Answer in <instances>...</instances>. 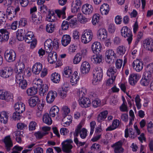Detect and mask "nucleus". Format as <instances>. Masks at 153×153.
Here are the masks:
<instances>
[{
	"instance_id": "nucleus-49",
	"label": "nucleus",
	"mask_w": 153,
	"mask_h": 153,
	"mask_svg": "<svg viewBox=\"0 0 153 153\" xmlns=\"http://www.w3.org/2000/svg\"><path fill=\"white\" fill-rule=\"evenodd\" d=\"M72 72V71L69 67H67L64 69V71L63 72V75L66 77H69L71 75Z\"/></svg>"
},
{
	"instance_id": "nucleus-5",
	"label": "nucleus",
	"mask_w": 153,
	"mask_h": 153,
	"mask_svg": "<svg viewBox=\"0 0 153 153\" xmlns=\"http://www.w3.org/2000/svg\"><path fill=\"white\" fill-rule=\"evenodd\" d=\"M93 36V33L91 30H86V31L83 32L82 34L81 42L85 44L88 43L91 40Z\"/></svg>"
},
{
	"instance_id": "nucleus-13",
	"label": "nucleus",
	"mask_w": 153,
	"mask_h": 153,
	"mask_svg": "<svg viewBox=\"0 0 153 153\" xmlns=\"http://www.w3.org/2000/svg\"><path fill=\"white\" fill-rule=\"evenodd\" d=\"M143 62L138 59L134 60L132 63L133 68L137 72H140L141 71L143 68Z\"/></svg>"
},
{
	"instance_id": "nucleus-19",
	"label": "nucleus",
	"mask_w": 153,
	"mask_h": 153,
	"mask_svg": "<svg viewBox=\"0 0 153 153\" xmlns=\"http://www.w3.org/2000/svg\"><path fill=\"white\" fill-rule=\"evenodd\" d=\"M79 105L82 107H89L91 104V102L89 99L86 97L79 99Z\"/></svg>"
},
{
	"instance_id": "nucleus-10",
	"label": "nucleus",
	"mask_w": 153,
	"mask_h": 153,
	"mask_svg": "<svg viewBox=\"0 0 153 153\" xmlns=\"http://www.w3.org/2000/svg\"><path fill=\"white\" fill-rule=\"evenodd\" d=\"M73 142V141L71 139L67 140L64 141L62 143V149L63 152L69 153L71 151V149H72L73 146L71 144Z\"/></svg>"
},
{
	"instance_id": "nucleus-41",
	"label": "nucleus",
	"mask_w": 153,
	"mask_h": 153,
	"mask_svg": "<svg viewBox=\"0 0 153 153\" xmlns=\"http://www.w3.org/2000/svg\"><path fill=\"white\" fill-rule=\"evenodd\" d=\"M102 56L100 55H94L91 57V61L94 63L96 64L100 63L102 61Z\"/></svg>"
},
{
	"instance_id": "nucleus-23",
	"label": "nucleus",
	"mask_w": 153,
	"mask_h": 153,
	"mask_svg": "<svg viewBox=\"0 0 153 153\" xmlns=\"http://www.w3.org/2000/svg\"><path fill=\"white\" fill-rule=\"evenodd\" d=\"M6 149L7 151H9L10 148L13 146V144L10 136H7L5 137L4 139Z\"/></svg>"
},
{
	"instance_id": "nucleus-60",
	"label": "nucleus",
	"mask_w": 153,
	"mask_h": 153,
	"mask_svg": "<svg viewBox=\"0 0 153 153\" xmlns=\"http://www.w3.org/2000/svg\"><path fill=\"white\" fill-rule=\"evenodd\" d=\"M87 130L84 128H82L80 131H79V135L82 139H85L87 135Z\"/></svg>"
},
{
	"instance_id": "nucleus-4",
	"label": "nucleus",
	"mask_w": 153,
	"mask_h": 153,
	"mask_svg": "<svg viewBox=\"0 0 153 153\" xmlns=\"http://www.w3.org/2000/svg\"><path fill=\"white\" fill-rule=\"evenodd\" d=\"M122 36L124 38H127V40L128 44L131 43L132 40V34L131 31L127 26L123 27L121 30Z\"/></svg>"
},
{
	"instance_id": "nucleus-42",
	"label": "nucleus",
	"mask_w": 153,
	"mask_h": 153,
	"mask_svg": "<svg viewBox=\"0 0 153 153\" xmlns=\"http://www.w3.org/2000/svg\"><path fill=\"white\" fill-rule=\"evenodd\" d=\"M108 114V111L105 110L100 113L97 117V120L99 122H101L106 118Z\"/></svg>"
},
{
	"instance_id": "nucleus-51",
	"label": "nucleus",
	"mask_w": 153,
	"mask_h": 153,
	"mask_svg": "<svg viewBox=\"0 0 153 153\" xmlns=\"http://www.w3.org/2000/svg\"><path fill=\"white\" fill-rule=\"evenodd\" d=\"M55 29V26L52 23H50L47 25L46 27V31L49 33H53Z\"/></svg>"
},
{
	"instance_id": "nucleus-32",
	"label": "nucleus",
	"mask_w": 153,
	"mask_h": 153,
	"mask_svg": "<svg viewBox=\"0 0 153 153\" xmlns=\"http://www.w3.org/2000/svg\"><path fill=\"white\" fill-rule=\"evenodd\" d=\"M0 33L3 42L7 41L9 38V33L8 31L5 29H0Z\"/></svg>"
},
{
	"instance_id": "nucleus-36",
	"label": "nucleus",
	"mask_w": 153,
	"mask_h": 153,
	"mask_svg": "<svg viewBox=\"0 0 153 153\" xmlns=\"http://www.w3.org/2000/svg\"><path fill=\"white\" fill-rule=\"evenodd\" d=\"M117 70L113 66H111L108 69L107 72V74L109 77L116 76V72Z\"/></svg>"
},
{
	"instance_id": "nucleus-61",
	"label": "nucleus",
	"mask_w": 153,
	"mask_h": 153,
	"mask_svg": "<svg viewBox=\"0 0 153 153\" xmlns=\"http://www.w3.org/2000/svg\"><path fill=\"white\" fill-rule=\"evenodd\" d=\"M150 81V80L143 76V77L140 80V83L142 85L146 86L149 85Z\"/></svg>"
},
{
	"instance_id": "nucleus-27",
	"label": "nucleus",
	"mask_w": 153,
	"mask_h": 153,
	"mask_svg": "<svg viewBox=\"0 0 153 153\" xmlns=\"http://www.w3.org/2000/svg\"><path fill=\"white\" fill-rule=\"evenodd\" d=\"M62 117L63 118L62 120V122L64 126H68L71 123L72 119V117L71 116L69 115Z\"/></svg>"
},
{
	"instance_id": "nucleus-56",
	"label": "nucleus",
	"mask_w": 153,
	"mask_h": 153,
	"mask_svg": "<svg viewBox=\"0 0 153 153\" xmlns=\"http://www.w3.org/2000/svg\"><path fill=\"white\" fill-rule=\"evenodd\" d=\"M68 90L65 87H62L59 93L61 97L62 98H65L67 95Z\"/></svg>"
},
{
	"instance_id": "nucleus-26",
	"label": "nucleus",
	"mask_w": 153,
	"mask_h": 153,
	"mask_svg": "<svg viewBox=\"0 0 153 153\" xmlns=\"http://www.w3.org/2000/svg\"><path fill=\"white\" fill-rule=\"evenodd\" d=\"M101 48L102 46L100 43L97 42H94L91 46L92 50L94 53H99L100 51Z\"/></svg>"
},
{
	"instance_id": "nucleus-12",
	"label": "nucleus",
	"mask_w": 153,
	"mask_h": 153,
	"mask_svg": "<svg viewBox=\"0 0 153 153\" xmlns=\"http://www.w3.org/2000/svg\"><path fill=\"white\" fill-rule=\"evenodd\" d=\"M13 73V70L11 67L7 68L4 70H0V76L6 78L11 77Z\"/></svg>"
},
{
	"instance_id": "nucleus-63",
	"label": "nucleus",
	"mask_w": 153,
	"mask_h": 153,
	"mask_svg": "<svg viewBox=\"0 0 153 153\" xmlns=\"http://www.w3.org/2000/svg\"><path fill=\"white\" fill-rule=\"evenodd\" d=\"M17 84L19 87L22 89H26L27 85V82L26 80L25 79H24L22 81L20 82Z\"/></svg>"
},
{
	"instance_id": "nucleus-38",
	"label": "nucleus",
	"mask_w": 153,
	"mask_h": 153,
	"mask_svg": "<svg viewBox=\"0 0 153 153\" xmlns=\"http://www.w3.org/2000/svg\"><path fill=\"white\" fill-rule=\"evenodd\" d=\"M25 68V65L22 62H19L17 63L16 65L15 71L17 73H23Z\"/></svg>"
},
{
	"instance_id": "nucleus-55",
	"label": "nucleus",
	"mask_w": 153,
	"mask_h": 153,
	"mask_svg": "<svg viewBox=\"0 0 153 153\" xmlns=\"http://www.w3.org/2000/svg\"><path fill=\"white\" fill-rule=\"evenodd\" d=\"M37 92V90L33 87H31L27 89V93L29 96H32L35 94Z\"/></svg>"
},
{
	"instance_id": "nucleus-57",
	"label": "nucleus",
	"mask_w": 153,
	"mask_h": 153,
	"mask_svg": "<svg viewBox=\"0 0 153 153\" xmlns=\"http://www.w3.org/2000/svg\"><path fill=\"white\" fill-rule=\"evenodd\" d=\"M141 100L140 96L138 95H137L135 97V101L136 106L138 109H140L141 107V104L140 103Z\"/></svg>"
},
{
	"instance_id": "nucleus-16",
	"label": "nucleus",
	"mask_w": 153,
	"mask_h": 153,
	"mask_svg": "<svg viewBox=\"0 0 153 153\" xmlns=\"http://www.w3.org/2000/svg\"><path fill=\"white\" fill-rule=\"evenodd\" d=\"M90 69V65L86 61L83 62L81 64L80 68V72L81 74H85L88 73Z\"/></svg>"
},
{
	"instance_id": "nucleus-8",
	"label": "nucleus",
	"mask_w": 153,
	"mask_h": 153,
	"mask_svg": "<svg viewBox=\"0 0 153 153\" xmlns=\"http://www.w3.org/2000/svg\"><path fill=\"white\" fill-rule=\"evenodd\" d=\"M144 48L151 52H153V39L151 38H147L143 41Z\"/></svg>"
},
{
	"instance_id": "nucleus-7",
	"label": "nucleus",
	"mask_w": 153,
	"mask_h": 153,
	"mask_svg": "<svg viewBox=\"0 0 153 153\" xmlns=\"http://www.w3.org/2000/svg\"><path fill=\"white\" fill-rule=\"evenodd\" d=\"M4 58L8 62H12L14 61L16 59V55L15 52L12 50L6 51L4 54Z\"/></svg>"
},
{
	"instance_id": "nucleus-21",
	"label": "nucleus",
	"mask_w": 153,
	"mask_h": 153,
	"mask_svg": "<svg viewBox=\"0 0 153 153\" xmlns=\"http://www.w3.org/2000/svg\"><path fill=\"white\" fill-rule=\"evenodd\" d=\"M107 32L105 29H100L98 31L97 37L101 41H103L107 38Z\"/></svg>"
},
{
	"instance_id": "nucleus-48",
	"label": "nucleus",
	"mask_w": 153,
	"mask_h": 153,
	"mask_svg": "<svg viewBox=\"0 0 153 153\" xmlns=\"http://www.w3.org/2000/svg\"><path fill=\"white\" fill-rule=\"evenodd\" d=\"M59 110L58 107L54 106L51 108L50 111V114L52 117H54L58 114Z\"/></svg>"
},
{
	"instance_id": "nucleus-37",
	"label": "nucleus",
	"mask_w": 153,
	"mask_h": 153,
	"mask_svg": "<svg viewBox=\"0 0 153 153\" xmlns=\"http://www.w3.org/2000/svg\"><path fill=\"white\" fill-rule=\"evenodd\" d=\"M143 76L151 80L153 77V70L147 66L146 71L144 73Z\"/></svg>"
},
{
	"instance_id": "nucleus-31",
	"label": "nucleus",
	"mask_w": 153,
	"mask_h": 153,
	"mask_svg": "<svg viewBox=\"0 0 153 153\" xmlns=\"http://www.w3.org/2000/svg\"><path fill=\"white\" fill-rule=\"evenodd\" d=\"M23 132L19 131H16L13 134L14 137L15 138L16 141L19 143H21L22 142V138L23 137Z\"/></svg>"
},
{
	"instance_id": "nucleus-30",
	"label": "nucleus",
	"mask_w": 153,
	"mask_h": 153,
	"mask_svg": "<svg viewBox=\"0 0 153 153\" xmlns=\"http://www.w3.org/2000/svg\"><path fill=\"white\" fill-rule=\"evenodd\" d=\"M79 79L78 73L76 71H75L72 75L71 78L70 82L72 85L76 84Z\"/></svg>"
},
{
	"instance_id": "nucleus-29",
	"label": "nucleus",
	"mask_w": 153,
	"mask_h": 153,
	"mask_svg": "<svg viewBox=\"0 0 153 153\" xmlns=\"http://www.w3.org/2000/svg\"><path fill=\"white\" fill-rule=\"evenodd\" d=\"M126 128L125 130V136L127 138L129 136L131 138H134L136 136L134 134L133 129L132 128H128V126H126Z\"/></svg>"
},
{
	"instance_id": "nucleus-40",
	"label": "nucleus",
	"mask_w": 153,
	"mask_h": 153,
	"mask_svg": "<svg viewBox=\"0 0 153 153\" xmlns=\"http://www.w3.org/2000/svg\"><path fill=\"white\" fill-rule=\"evenodd\" d=\"M49 14L47 17V20L50 22H54L56 20V16L53 11H49Z\"/></svg>"
},
{
	"instance_id": "nucleus-62",
	"label": "nucleus",
	"mask_w": 153,
	"mask_h": 153,
	"mask_svg": "<svg viewBox=\"0 0 153 153\" xmlns=\"http://www.w3.org/2000/svg\"><path fill=\"white\" fill-rule=\"evenodd\" d=\"M100 16L98 14H95L93 16L92 22L93 24L95 25L99 22Z\"/></svg>"
},
{
	"instance_id": "nucleus-9",
	"label": "nucleus",
	"mask_w": 153,
	"mask_h": 153,
	"mask_svg": "<svg viewBox=\"0 0 153 153\" xmlns=\"http://www.w3.org/2000/svg\"><path fill=\"white\" fill-rule=\"evenodd\" d=\"M115 59L116 58V53L112 49L107 50L105 53V60L106 62L108 64H110L113 62L112 59L113 58Z\"/></svg>"
},
{
	"instance_id": "nucleus-18",
	"label": "nucleus",
	"mask_w": 153,
	"mask_h": 153,
	"mask_svg": "<svg viewBox=\"0 0 153 153\" xmlns=\"http://www.w3.org/2000/svg\"><path fill=\"white\" fill-rule=\"evenodd\" d=\"M57 96L56 92L51 91L49 92L46 97L47 102L48 103H52Z\"/></svg>"
},
{
	"instance_id": "nucleus-34",
	"label": "nucleus",
	"mask_w": 153,
	"mask_h": 153,
	"mask_svg": "<svg viewBox=\"0 0 153 153\" xmlns=\"http://www.w3.org/2000/svg\"><path fill=\"white\" fill-rule=\"evenodd\" d=\"M29 105L32 107H35L38 102H40L39 97L36 96H34L31 97L29 100Z\"/></svg>"
},
{
	"instance_id": "nucleus-17",
	"label": "nucleus",
	"mask_w": 153,
	"mask_h": 153,
	"mask_svg": "<svg viewBox=\"0 0 153 153\" xmlns=\"http://www.w3.org/2000/svg\"><path fill=\"white\" fill-rule=\"evenodd\" d=\"M82 10L84 14L89 15L93 13V8L91 5L86 4L82 6Z\"/></svg>"
},
{
	"instance_id": "nucleus-22",
	"label": "nucleus",
	"mask_w": 153,
	"mask_h": 153,
	"mask_svg": "<svg viewBox=\"0 0 153 153\" xmlns=\"http://www.w3.org/2000/svg\"><path fill=\"white\" fill-rule=\"evenodd\" d=\"M14 109L16 111H18L19 113H22L25 110V105L23 103L18 102L15 104Z\"/></svg>"
},
{
	"instance_id": "nucleus-2",
	"label": "nucleus",
	"mask_w": 153,
	"mask_h": 153,
	"mask_svg": "<svg viewBox=\"0 0 153 153\" xmlns=\"http://www.w3.org/2000/svg\"><path fill=\"white\" fill-rule=\"evenodd\" d=\"M93 74L92 83L93 85H96L100 80L102 77V71L101 68L100 67H96Z\"/></svg>"
},
{
	"instance_id": "nucleus-50",
	"label": "nucleus",
	"mask_w": 153,
	"mask_h": 153,
	"mask_svg": "<svg viewBox=\"0 0 153 153\" xmlns=\"http://www.w3.org/2000/svg\"><path fill=\"white\" fill-rule=\"evenodd\" d=\"M87 93V91L86 88H83L80 89L77 92V94L79 97V99L84 97H85V96Z\"/></svg>"
},
{
	"instance_id": "nucleus-28",
	"label": "nucleus",
	"mask_w": 153,
	"mask_h": 153,
	"mask_svg": "<svg viewBox=\"0 0 153 153\" xmlns=\"http://www.w3.org/2000/svg\"><path fill=\"white\" fill-rule=\"evenodd\" d=\"M60 74L56 72L53 73L51 76V81L54 83H58L60 81Z\"/></svg>"
},
{
	"instance_id": "nucleus-33",
	"label": "nucleus",
	"mask_w": 153,
	"mask_h": 153,
	"mask_svg": "<svg viewBox=\"0 0 153 153\" xmlns=\"http://www.w3.org/2000/svg\"><path fill=\"white\" fill-rule=\"evenodd\" d=\"M71 38L68 35H64L62 38L61 42L62 45L65 47L71 42Z\"/></svg>"
},
{
	"instance_id": "nucleus-14",
	"label": "nucleus",
	"mask_w": 153,
	"mask_h": 153,
	"mask_svg": "<svg viewBox=\"0 0 153 153\" xmlns=\"http://www.w3.org/2000/svg\"><path fill=\"white\" fill-rule=\"evenodd\" d=\"M11 115L9 111H3L0 112V120L1 123H6L8 120L9 117Z\"/></svg>"
},
{
	"instance_id": "nucleus-35",
	"label": "nucleus",
	"mask_w": 153,
	"mask_h": 153,
	"mask_svg": "<svg viewBox=\"0 0 153 153\" xmlns=\"http://www.w3.org/2000/svg\"><path fill=\"white\" fill-rule=\"evenodd\" d=\"M48 86L47 84H44L39 89V93L41 96H43L46 94L48 90Z\"/></svg>"
},
{
	"instance_id": "nucleus-43",
	"label": "nucleus",
	"mask_w": 153,
	"mask_h": 153,
	"mask_svg": "<svg viewBox=\"0 0 153 153\" xmlns=\"http://www.w3.org/2000/svg\"><path fill=\"white\" fill-rule=\"evenodd\" d=\"M66 9V7H63L62 10H59L58 9L55 10V13L57 14V16L59 18L61 17L62 19H64L65 18V11Z\"/></svg>"
},
{
	"instance_id": "nucleus-39",
	"label": "nucleus",
	"mask_w": 153,
	"mask_h": 153,
	"mask_svg": "<svg viewBox=\"0 0 153 153\" xmlns=\"http://www.w3.org/2000/svg\"><path fill=\"white\" fill-rule=\"evenodd\" d=\"M100 10L102 15H106L109 10V5L107 4H104L102 5L100 8Z\"/></svg>"
},
{
	"instance_id": "nucleus-53",
	"label": "nucleus",
	"mask_w": 153,
	"mask_h": 153,
	"mask_svg": "<svg viewBox=\"0 0 153 153\" xmlns=\"http://www.w3.org/2000/svg\"><path fill=\"white\" fill-rule=\"evenodd\" d=\"M77 18L79 21L82 23H86L90 20L89 19L85 18L81 14H78Z\"/></svg>"
},
{
	"instance_id": "nucleus-54",
	"label": "nucleus",
	"mask_w": 153,
	"mask_h": 153,
	"mask_svg": "<svg viewBox=\"0 0 153 153\" xmlns=\"http://www.w3.org/2000/svg\"><path fill=\"white\" fill-rule=\"evenodd\" d=\"M5 12L3 11H0V26L4 24L5 22L6 16Z\"/></svg>"
},
{
	"instance_id": "nucleus-20",
	"label": "nucleus",
	"mask_w": 153,
	"mask_h": 153,
	"mask_svg": "<svg viewBox=\"0 0 153 153\" xmlns=\"http://www.w3.org/2000/svg\"><path fill=\"white\" fill-rule=\"evenodd\" d=\"M42 64L40 62H36L32 67V72L35 74H38L42 71Z\"/></svg>"
},
{
	"instance_id": "nucleus-59",
	"label": "nucleus",
	"mask_w": 153,
	"mask_h": 153,
	"mask_svg": "<svg viewBox=\"0 0 153 153\" xmlns=\"http://www.w3.org/2000/svg\"><path fill=\"white\" fill-rule=\"evenodd\" d=\"M17 74L16 76L15 81L17 84L19 83L24 79L23 77V73H17Z\"/></svg>"
},
{
	"instance_id": "nucleus-45",
	"label": "nucleus",
	"mask_w": 153,
	"mask_h": 153,
	"mask_svg": "<svg viewBox=\"0 0 153 153\" xmlns=\"http://www.w3.org/2000/svg\"><path fill=\"white\" fill-rule=\"evenodd\" d=\"M42 120L43 122L48 125H50L52 123L51 118L48 113H45L44 114Z\"/></svg>"
},
{
	"instance_id": "nucleus-64",
	"label": "nucleus",
	"mask_w": 153,
	"mask_h": 153,
	"mask_svg": "<svg viewBox=\"0 0 153 153\" xmlns=\"http://www.w3.org/2000/svg\"><path fill=\"white\" fill-rule=\"evenodd\" d=\"M23 149V147L16 145L12 149L13 151L11 153H20L21 151Z\"/></svg>"
},
{
	"instance_id": "nucleus-6",
	"label": "nucleus",
	"mask_w": 153,
	"mask_h": 153,
	"mask_svg": "<svg viewBox=\"0 0 153 153\" xmlns=\"http://www.w3.org/2000/svg\"><path fill=\"white\" fill-rule=\"evenodd\" d=\"M125 140H121L113 144L111 147L114 149L115 153H123L124 152V149L122 146Z\"/></svg>"
},
{
	"instance_id": "nucleus-46",
	"label": "nucleus",
	"mask_w": 153,
	"mask_h": 153,
	"mask_svg": "<svg viewBox=\"0 0 153 153\" xmlns=\"http://www.w3.org/2000/svg\"><path fill=\"white\" fill-rule=\"evenodd\" d=\"M25 34V30L23 29L18 30L16 33V37L19 41H22L24 39Z\"/></svg>"
},
{
	"instance_id": "nucleus-3",
	"label": "nucleus",
	"mask_w": 153,
	"mask_h": 153,
	"mask_svg": "<svg viewBox=\"0 0 153 153\" xmlns=\"http://www.w3.org/2000/svg\"><path fill=\"white\" fill-rule=\"evenodd\" d=\"M24 39L27 43H31L30 46L32 48H34L36 44V40L35 38L34 35L31 31L28 32L25 35Z\"/></svg>"
},
{
	"instance_id": "nucleus-25",
	"label": "nucleus",
	"mask_w": 153,
	"mask_h": 153,
	"mask_svg": "<svg viewBox=\"0 0 153 153\" xmlns=\"http://www.w3.org/2000/svg\"><path fill=\"white\" fill-rule=\"evenodd\" d=\"M42 17L40 13H38L37 15L35 13L32 14V21L35 24H38L40 23L42 21Z\"/></svg>"
},
{
	"instance_id": "nucleus-58",
	"label": "nucleus",
	"mask_w": 153,
	"mask_h": 153,
	"mask_svg": "<svg viewBox=\"0 0 153 153\" xmlns=\"http://www.w3.org/2000/svg\"><path fill=\"white\" fill-rule=\"evenodd\" d=\"M81 56L80 53H77L73 59V63L75 64H77L79 63L82 60Z\"/></svg>"
},
{
	"instance_id": "nucleus-15",
	"label": "nucleus",
	"mask_w": 153,
	"mask_h": 153,
	"mask_svg": "<svg viewBox=\"0 0 153 153\" xmlns=\"http://www.w3.org/2000/svg\"><path fill=\"white\" fill-rule=\"evenodd\" d=\"M139 74L136 73L130 74L128 78L129 83L132 85H134L137 82L140 78Z\"/></svg>"
},
{
	"instance_id": "nucleus-52",
	"label": "nucleus",
	"mask_w": 153,
	"mask_h": 153,
	"mask_svg": "<svg viewBox=\"0 0 153 153\" xmlns=\"http://www.w3.org/2000/svg\"><path fill=\"white\" fill-rule=\"evenodd\" d=\"M126 51V48L123 45L120 46L117 49V53L120 55H124Z\"/></svg>"
},
{
	"instance_id": "nucleus-11",
	"label": "nucleus",
	"mask_w": 153,
	"mask_h": 153,
	"mask_svg": "<svg viewBox=\"0 0 153 153\" xmlns=\"http://www.w3.org/2000/svg\"><path fill=\"white\" fill-rule=\"evenodd\" d=\"M13 96L10 93L3 90H0V99L9 102L12 100Z\"/></svg>"
},
{
	"instance_id": "nucleus-47",
	"label": "nucleus",
	"mask_w": 153,
	"mask_h": 153,
	"mask_svg": "<svg viewBox=\"0 0 153 153\" xmlns=\"http://www.w3.org/2000/svg\"><path fill=\"white\" fill-rule=\"evenodd\" d=\"M34 82L33 87L37 90L38 89H40L43 85L42 81L41 79H38L37 80L34 81Z\"/></svg>"
},
{
	"instance_id": "nucleus-24",
	"label": "nucleus",
	"mask_w": 153,
	"mask_h": 153,
	"mask_svg": "<svg viewBox=\"0 0 153 153\" xmlns=\"http://www.w3.org/2000/svg\"><path fill=\"white\" fill-rule=\"evenodd\" d=\"M48 53V60L51 64H53L57 60V56L56 53L53 51H50Z\"/></svg>"
},
{
	"instance_id": "nucleus-44",
	"label": "nucleus",
	"mask_w": 153,
	"mask_h": 153,
	"mask_svg": "<svg viewBox=\"0 0 153 153\" xmlns=\"http://www.w3.org/2000/svg\"><path fill=\"white\" fill-rule=\"evenodd\" d=\"M120 124V122L117 119L113 120L112 125L109 126L106 129V131H111L114 130L117 128Z\"/></svg>"
},
{
	"instance_id": "nucleus-1",
	"label": "nucleus",
	"mask_w": 153,
	"mask_h": 153,
	"mask_svg": "<svg viewBox=\"0 0 153 153\" xmlns=\"http://www.w3.org/2000/svg\"><path fill=\"white\" fill-rule=\"evenodd\" d=\"M59 40L54 39L52 41L51 39H47L45 43V48L46 53H49L53 48L57 50L59 48Z\"/></svg>"
}]
</instances>
